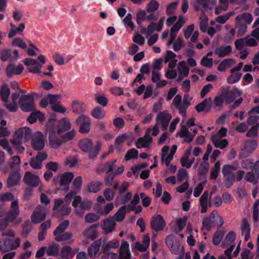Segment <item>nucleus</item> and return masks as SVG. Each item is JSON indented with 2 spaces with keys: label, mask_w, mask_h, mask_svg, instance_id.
<instances>
[{
  "label": "nucleus",
  "mask_w": 259,
  "mask_h": 259,
  "mask_svg": "<svg viewBox=\"0 0 259 259\" xmlns=\"http://www.w3.org/2000/svg\"><path fill=\"white\" fill-rule=\"evenodd\" d=\"M18 103L21 109L25 112L32 111L35 110L34 94H28L21 96Z\"/></svg>",
  "instance_id": "20e7f679"
},
{
  "label": "nucleus",
  "mask_w": 259,
  "mask_h": 259,
  "mask_svg": "<svg viewBox=\"0 0 259 259\" xmlns=\"http://www.w3.org/2000/svg\"><path fill=\"white\" fill-rule=\"evenodd\" d=\"M21 160L19 156H15L11 157L8 161V165L12 170H15L16 168H19Z\"/></svg>",
  "instance_id": "f704fd0d"
},
{
  "label": "nucleus",
  "mask_w": 259,
  "mask_h": 259,
  "mask_svg": "<svg viewBox=\"0 0 259 259\" xmlns=\"http://www.w3.org/2000/svg\"><path fill=\"white\" fill-rule=\"evenodd\" d=\"M206 183V180H205L199 183L194 190L193 195L195 197H199L202 193L203 187Z\"/></svg>",
  "instance_id": "4d7b16f0"
},
{
  "label": "nucleus",
  "mask_w": 259,
  "mask_h": 259,
  "mask_svg": "<svg viewBox=\"0 0 259 259\" xmlns=\"http://www.w3.org/2000/svg\"><path fill=\"white\" fill-rule=\"evenodd\" d=\"M213 64V59L208 58L207 56L203 57L201 61V65L205 67L210 68Z\"/></svg>",
  "instance_id": "774afa93"
},
{
  "label": "nucleus",
  "mask_w": 259,
  "mask_h": 259,
  "mask_svg": "<svg viewBox=\"0 0 259 259\" xmlns=\"http://www.w3.org/2000/svg\"><path fill=\"white\" fill-rule=\"evenodd\" d=\"M256 40L253 38H249V36L237 39L235 41V46L237 50H241L245 46L254 47L257 46Z\"/></svg>",
  "instance_id": "6e6552de"
},
{
  "label": "nucleus",
  "mask_w": 259,
  "mask_h": 259,
  "mask_svg": "<svg viewBox=\"0 0 259 259\" xmlns=\"http://www.w3.org/2000/svg\"><path fill=\"white\" fill-rule=\"evenodd\" d=\"M241 232L242 235L246 233H250V225L247 220L245 218H244L242 220V224L241 225Z\"/></svg>",
  "instance_id": "69168bd1"
},
{
  "label": "nucleus",
  "mask_w": 259,
  "mask_h": 259,
  "mask_svg": "<svg viewBox=\"0 0 259 259\" xmlns=\"http://www.w3.org/2000/svg\"><path fill=\"white\" fill-rule=\"evenodd\" d=\"M57 126H58V134H60L71 129L70 122L69 119L66 118H64L59 120Z\"/></svg>",
  "instance_id": "6ab92c4d"
},
{
  "label": "nucleus",
  "mask_w": 259,
  "mask_h": 259,
  "mask_svg": "<svg viewBox=\"0 0 259 259\" xmlns=\"http://www.w3.org/2000/svg\"><path fill=\"white\" fill-rule=\"evenodd\" d=\"M23 181L27 185L35 187L38 185L40 179L38 176L33 175L30 171H26L24 174Z\"/></svg>",
  "instance_id": "4468645a"
},
{
  "label": "nucleus",
  "mask_w": 259,
  "mask_h": 259,
  "mask_svg": "<svg viewBox=\"0 0 259 259\" xmlns=\"http://www.w3.org/2000/svg\"><path fill=\"white\" fill-rule=\"evenodd\" d=\"M212 106V100L211 98L205 99L201 103L195 106V109L198 113L203 111L207 113L210 111Z\"/></svg>",
  "instance_id": "dca6fc26"
},
{
  "label": "nucleus",
  "mask_w": 259,
  "mask_h": 259,
  "mask_svg": "<svg viewBox=\"0 0 259 259\" xmlns=\"http://www.w3.org/2000/svg\"><path fill=\"white\" fill-rule=\"evenodd\" d=\"M47 212L45 207L38 205L35 210L32 213L31 216V221L34 224H38L45 220Z\"/></svg>",
  "instance_id": "1a4fd4ad"
},
{
  "label": "nucleus",
  "mask_w": 259,
  "mask_h": 259,
  "mask_svg": "<svg viewBox=\"0 0 259 259\" xmlns=\"http://www.w3.org/2000/svg\"><path fill=\"white\" fill-rule=\"evenodd\" d=\"M69 225L68 220H65L61 222L53 232V235L57 237L63 233L68 228Z\"/></svg>",
  "instance_id": "c756f323"
},
{
  "label": "nucleus",
  "mask_w": 259,
  "mask_h": 259,
  "mask_svg": "<svg viewBox=\"0 0 259 259\" xmlns=\"http://www.w3.org/2000/svg\"><path fill=\"white\" fill-rule=\"evenodd\" d=\"M56 115L55 114H52L47 123V128L50 132L49 134H52L53 136H55L58 130L57 125L58 121L56 119Z\"/></svg>",
  "instance_id": "f3484780"
},
{
  "label": "nucleus",
  "mask_w": 259,
  "mask_h": 259,
  "mask_svg": "<svg viewBox=\"0 0 259 259\" xmlns=\"http://www.w3.org/2000/svg\"><path fill=\"white\" fill-rule=\"evenodd\" d=\"M60 246L56 243H53L47 248V252L48 255L57 256L59 254Z\"/></svg>",
  "instance_id": "c9c22d12"
},
{
  "label": "nucleus",
  "mask_w": 259,
  "mask_h": 259,
  "mask_svg": "<svg viewBox=\"0 0 259 259\" xmlns=\"http://www.w3.org/2000/svg\"><path fill=\"white\" fill-rule=\"evenodd\" d=\"M31 145L32 148L38 152L44 149L45 143L41 132H37L34 134L32 137Z\"/></svg>",
  "instance_id": "39448f33"
},
{
  "label": "nucleus",
  "mask_w": 259,
  "mask_h": 259,
  "mask_svg": "<svg viewBox=\"0 0 259 259\" xmlns=\"http://www.w3.org/2000/svg\"><path fill=\"white\" fill-rule=\"evenodd\" d=\"M138 153V151L137 149L135 148L131 149L125 154L124 159L125 160L135 159L137 157Z\"/></svg>",
  "instance_id": "603ef678"
},
{
  "label": "nucleus",
  "mask_w": 259,
  "mask_h": 259,
  "mask_svg": "<svg viewBox=\"0 0 259 259\" xmlns=\"http://www.w3.org/2000/svg\"><path fill=\"white\" fill-rule=\"evenodd\" d=\"M78 146L81 151L88 153L90 159L94 160L99 153L102 144L98 142L94 147L93 141L90 139L85 138L78 142Z\"/></svg>",
  "instance_id": "f257e3e1"
},
{
  "label": "nucleus",
  "mask_w": 259,
  "mask_h": 259,
  "mask_svg": "<svg viewBox=\"0 0 259 259\" xmlns=\"http://www.w3.org/2000/svg\"><path fill=\"white\" fill-rule=\"evenodd\" d=\"M19 210H10L7 216V220L10 222H13L19 215Z\"/></svg>",
  "instance_id": "338daca9"
},
{
  "label": "nucleus",
  "mask_w": 259,
  "mask_h": 259,
  "mask_svg": "<svg viewBox=\"0 0 259 259\" xmlns=\"http://www.w3.org/2000/svg\"><path fill=\"white\" fill-rule=\"evenodd\" d=\"M252 21L251 14L247 12L240 14L236 17L235 27L237 29V36H241L245 34L247 25L250 24Z\"/></svg>",
  "instance_id": "f03ea898"
},
{
  "label": "nucleus",
  "mask_w": 259,
  "mask_h": 259,
  "mask_svg": "<svg viewBox=\"0 0 259 259\" xmlns=\"http://www.w3.org/2000/svg\"><path fill=\"white\" fill-rule=\"evenodd\" d=\"M200 22L199 24L200 30L202 32H205L208 27V18L204 16L200 18Z\"/></svg>",
  "instance_id": "8fccbe9b"
},
{
  "label": "nucleus",
  "mask_w": 259,
  "mask_h": 259,
  "mask_svg": "<svg viewBox=\"0 0 259 259\" xmlns=\"http://www.w3.org/2000/svg\"><path fill=\"white\" fill-rule=\"evenodd\" d=\"M225 232L223 230L217 231L213 236L212 243L215 245H218L221 242L224 236L225 235Z\"/></svg>",
  "instance_id": "58836bf2"
},
{
  "label": "nucleus",
  "mask_w": 259,
  "mask_h": 259,
  "mask_svg": "<svg viewBox=\"0 0 259 259\" xmlns=\"http://www.w3.org/2000/svg\"><path fill=\"white\" fill-rule=\"evenodd\" d=\"M107 242L106 238L105 240L102 242L101 250L102 252L110 251L111 248H117L119 247V243L118 240H113Z\"/></svg>",
  "instance_id": "412c9836"
},
{
  "label": "nucleus",
  "mask_w": 259,
  "mask_h": 259,
  "mask_svg": "<svg viewBox=\"0 0 259 259\" xmlns=\"http://www.w3.org/2000/svg\"><path fill=\"white\" fill-rule=\"evenodd\" d=\"M106 226H109L108 227L106 226L104 228L105 232L107 233H110L112 232L115 228V223L111 219H108L106 220L105 223Z\"/></svg>",
  "instance_id": "bf43d9fd"
},
{
  "label": "nucleus",
  "mask_w": 259,
  "mask_h": 259,
  "mask_svg": "<svg viewBox=\"0 0 259 259\" xmlns=\"http://www.w3.org/2000/svg\"><path fill=\"white\" fill-rule=\"evenodd\" d=\"M48 157L46 152L37 153V154L31 158L29 164L34 169H39L42 167V162Z\"/></svg>",
  "instance_id": "9d476101"
},
{
  "label": "nucleus",
  "mask_w": 259,
  "mask_h": 259,
  "mask_svg": "<svg viewBox=\"0 0 259 259\" xmlns=\"http://www.w3.org/2000/svg\"><path fill=\"white\" fill-rule=\"evenodd\" d=\"M233 60L232 59H226L224 60L218 66L217 69L219 71H224L232 65Z\"/></svg>",
  "instance_id": "ea45409f"
},
{
  "label": "nucleus",
  "mask_w": 259,
  "mask_h": 259,
  "mask_svg": "<svg viewBox=\"0 0 259 259\" xmlns=\"http://www.w3.org/2000/svg\"><path fill=\"white\" fill-rule=\"evenodd\" d=\"M22 233L24 237H26L31 231V226L29 221H25L22 225Z\"/></svg>",
  "instance_id": "052dcab7"
},
{
  "label": "nucleus",
  "mask_w": 259,
  "mask_h": 259,
  "mask_svg": "<svg viewBox=\"0 0 259 259\" xmlns=\"http://www.w3.org/2000/svg\"><path fill=\"white\" fill-rule=\"evenodd\" d=\"M236 234L233 232H229L225 238L224 241L221 244L222 248H227L229 245L234 244L233 243L236 239Z\"/></svg>",
  "instance_id": "cd10ccee"
},
{
  "label": "nucleus",
  "mask_w": 259,
  "mask_h": 259,
  "mask_svg": "<svg viewBox=\"0 0 259 259\" xmlns=\"http://www.w3.org/2000/svg\"><path fill=\"white\" fill-rule=\"evenodd\" d=\"M116 161V159H113L111 162H107L103 163L101 167L97 168V172H106L107 174L113 172V166Z\"/></svg>",
  "instance_id": "a878e982"
},
{
  "label": "nucleus",
  "mask_w": 259,
  "mask_h": 259,
  "mask_svg": "<svg viewBox=\"0 0 259 259\" xmlns=\"http://www.w3.org/2000/svg\"><path fill=\"white\" fill-rule=\"evenodd\" d=\"M20 97V93L15 92L13 93L11 95L12 103H4V106L11 112H16L18 109L17 101Z\"/></svg>",
  "instance_id": "2eb2a0df"
},
{
  "label": "nucleus",
  "mask_w": 259,
  "mask_h": 259,
  "mask_svg": "<svg viewBox=\"0 0 259 259\" xmlns=\"http://www.w3.org/2000/svg\"><path fill=\"white\" fill-rule=\"evenodd\" d=\"M75 122L79 125L78 131L80 133L87 134L90 132L91 122L88 116L81 115L76 119Z\"/></svg>",
  "instance_id": "423d86ee"
},
{
  "label": "nucleus",
  "mask_w": 259,
  "mask_h": 259,
  "mask_svg": "<svg viewBox=\"0 0 259 259\" xmlns=\"http://www.w3.org/2000/svg\"><path fill=\"white\" fill-rule=\"evenodd\" d=\"M257 147V143L255 141L252 140L247 142L244 147V152L240 156L246 157L252 153Z\"/></svg>",
  "instance_id": "aec40b11"
},
{
  "label": "nucleus",
  "mask_w": 259,
  "mask_h": 259,
  "mask_svg": "<svg viewBox=\"0 0 259 259\" xmlns=\"http://www.w3.org/2000/svg\"><path fill=\"white\" fill-rule=\"evenodd\" d=\"M208 193L205 191L200 198V204L201 207V212L205 213L207 210V199Z\"/></svg>",
  "instance_id": "72a5a7b5"
},
{
  "label": "nucleus",
  "mask_w": 259,
  "mask_h": 259,
  "mask_svg": "<svg viewBox=\"0 0 259 259\" xmlns=\"http://www.w3.org/2000/svg\"><path fill=\"white\" fill-rule=\"evenodd\" d=\"M95 101L98 104L101 105L103 107L107 106L108 100L104 95H96Z\"/></svg>",
  "instance_id": "5fc2aeb1"
},
{
  "label": "nucleus",
  "mask_w": 259,
  "mask_h": 259,
  "mask_svg": "<svg viewBox=\"0 0 259 259\" xmlns=\"http://www.w3.org/2000/svg\"><path fill=\"white\" fill-rule=\"evenodd\" d=\"M152 138L150 136L148 131H146L145 135L144 137L139 138L136 143V146L138 148H140L139 144L141 143L143 147L146 148L148 147L152 142Z\"/></svg>",
  "instance_id": "b1692460"
},
{
  "label": "nucleus",
  "mask_w": 259,
  "mask_h": 259,
  "mask_svg": "<svg viewBox=\"0 0 259 259\" xmlns=\"http://www.w3.org/2000/svg\"><path fill=\"white\" fill-rule=\"evenodd\" d=\"M72 237V234L69 232H65L55 237V240L57 242H61L66 241L70 239Z\"/></svg>",
  "instance_id": "0e129e2a"
},
{
  "label": "nucleus",
  "mask_w": 259,
  "mask_h": 259,
  "mask_svg": "<svg viewBox=\"0 0 259 259\" xmlns=\"http://www.w3.org/2000/svg\"><path fill=\"white\" fill-rule=\"evenodd\" d=\"M104 196L107 201H110L114 198L115 192L114 190L110 188H107L104 191Z\"/></svg>",
  "instance_id": "e2e57ef3"
},
{
  "label": "nucleus",
  "mask_w": 259,
  "mask_h": 259,
  "mask_svg": "<svg viewBox=\"0 0 259 259\" xmlns=\"http://www.w3.org/2000/svg\"><path fill=\"white\" fill-rule=\"evenodd\" d=\"M146 19V12L140 10L137 14L136 21L139 25H141L143 21Z\"/></svg>",
  "instance_id": "6e6d98bb"
},
{
  "label": "nucleus",
  "mask_w": 259,
  "mask_h": 259,
  "mask_svg": "<svg viewBox=\"0 0 259 259\" xmlns=\"http://www.w3.org/2000/svg\"><path fill=\"white\" fill-rule=\"evenodd\" d=\"M179 71L180 74H183L184 76L187 77L189 73V68L187 66L185 61H182L179 63Z\"/></svg>",
  "instance_id": "c03bdc74"
},
{
  "label": "nucleus",
  "mask_w": 259,
  "mask_h": 259,
  "mask_svg": "<svg viewBox=\"0 0 259 259\" xmlns=\"http://www.w3.org/2000/svg\"><path fill=\"white\" fill-rule=\"evenodd\" d=\"M12 242V239L10 238H6L4 240L3 245L0 247V249L2 252H5L11 250L9 248L11 247V245Z\"/></svg>",
  "instance_id": "13d9d810"
},
{
  "label": "nucleus",
  "mask_w": 259,
  "mask_h": 259,
  "mask_svg": "<svg viewBox=\"0 0 259 259\" xmlns=\"http://www.w3.org/2000/svg\"><path fill=\"white\" fill-rule=\"evenodd\" d=\"M232 52V47L231 46H221L217 48L214 50V53L218 55L220 58L224 57L228 55Z\"/></svg>",
  "instance_id": "5701e85b"
},
{
  "label": "nucleus",
  "mask_w": 259,
  "mask_h": 259,
  "mask_svg": "<svg viewBox=\"0 0 259 259\" xmlns=\"http://www.w3.org/2000/svg\"><path fill=\"white\" fill-rule=\"evenodd\" d=\"M259 177V160L254 164L251 171L247 172L245 176V180L248 182L254 184H256Z\"/></svg>",
  "instance_id": "9b49d317"
},
{
  "label": "nucleus",
  "mask_w": 259,
  "mask_h": 259,
  "mask_svg": "<svg viewBox=\"0 0 259 259\" xmlns=\"http://www.w3.org/2000/svg\"><path fill=\"white\" fill-rule=\"evenodd\" d=\"M103 185V182L101 181H93L87 187L88 192L90 193H97L101 189V187Z\"/></svg>",
  "instance_id": "2f4dec72"
},
{
  "label": "nucleus",
  "mask_w": 259,
  "mask_h": 259,
  "mask_svg": "<svg viewBox=\"0 0 259 259\" xmlns=\"http://www.w3.org/2000/svg\"><path fill=\"white\" fill-rule=\"evenodd\" d=\"M10 94V90L8 85L6 84L2 85L0 89V96L1 99L4 103L9 102V98Z\"/></svg>",
  "instance_id": "c85d7f7f"
},
{
  "label": "nucleus",
  "mask_w": 259,
  "mask_h": 259,
  "mask_svg": "<svg viewBox=\"0 0 259 259\" xmlns=\"http://www.w3.org/2000/svg\"><path fill=\"white\" fill-rule=\"evenodd\" d=\"M227 78V82L230 84H234L239 81L242 76V74L240 72L231 73Z\"/></svg>",
  "instance_id": "a18cd8bd"
},
{
  "label": "nucleus",
  "mask_w": 259,
  "mask_h": 259,
  "mask_svg": "<svg viewBox=\"0 0 259 259\" xmlns=\"http://www.w3.org/2000/svg\"><path fill=\"white\" fill-rule=\"evenodd\" d=\"M21 175L20 168H16L11 171L7 179V187L11 188L17 185L20 180Z\"/></svg>",
  "instance_id": "f8f14e48"
},
{
  "label": "nucleus",
  "mask_w": 259,
  "mask_h": 259,
  "mask_svg": "<svg viewBox=\"0 0 259 259\" xmlns=\"http://www.w3.org/2000/svg\"><path fill=\"white\" fill-rule=\"evenodd\" d=\"M91 115L96 119H101L105 116V113L100 107H97L92 111Z\"/></svg>",
  "instance_id": "49530a36"
},
{
  "label": "nucleus",
  "mask_w": 259,
  "mask_h": 259,
  "mask_svg": "<svg viewBox=\"0 0 259 259\" xmlns=\"http://www.w3.org/2000/svg\"><path fill=\"white\" fill-rule=\"evenodd\" d=\"M166 225L163 217L161 214H157L152 217L151 220V228L156 232L162 231Z\"/></svg>",
  "instance_id": "0eeeda50"
},
{
  "label": "nucleus",
  "mask_w": 259,
  "mask_h": 259,
  "mask_svg": "<svg viewBox=\"0 0 259 259\" xmlns=\"http://www.w3.org/2000/svg\"><path fill=\"white\" fill-rule=\"evenodd\" d=\"M236 169V167L234 165L225 164L223 166L222 172L224 176L233 175L234 174L232 171V170H235Z\"/></svg>",
  "instance_id": "de8ad7c7"
},
{
  "label": "nucleus",
  "mask_w": 259,
  "mask_h": 259,
  "mask_svg": "<svg viewBox=\"0 0 259 259\" xmlns=\"http://www.w3.org/2000/svg\"><path fill=\"white\" fill-rule=\"evenodd\" d=\"M71 109L73 112L78 114L83 115V113L85 111V108L83 104L77 101H73Z\"/></svg>",
  "instance_id": "7c9ffc66"
},
{
  "label": "nucleus",
  "mask_w": 259,
  "mask_h": 259,
  "mask_svg": "<svg viewBox=\"0 0 259 259\" xmlns=\"http://www.w3.org/2000/svg\"><path fill=\"white\" fill-rule=\"evenodd\" d=\"M211 140L215 147L222 149L226 148L228 145L227 139L221 140L220 138H218V136L217 135H212Z\"/></svg>",
  "instance_id": "bb28decb"
},
{
  "label": "nucleus",
  "mask_w": 259,
  "mask_h": 259,
  "mask_svg": "<svg viewBox=\"0 0 259 259\" xmlns=\"http://www.w3.org/2000/svg\"><path fill=\"white\" fill-rule=\"evenodd\" d=\"M213 223V222L210 218L206 217L202 221V227L208 231H210L212 228Z\"/></svg>",
  "instance_id": "680f3d73"
},
{
  "label": "nucleus",
  "mask_w": 259,
  "mask_h": 259,
  "mask_svg": "<svg viewBox=\"0 0 259 259\" xmlns=\"http://www.w3.org/2000/svg\"><path fill=\"white\" fill-rule=\"evenodd\" d=\"M74 177V175L71 172H66L60 177V185L64 186L68 189V186L72 181Z\"/></svg>",
  "instance_id": "4be33fe9"
},
{
  "label": "nucleus",
  "mask_w": 259,
  "mask_h": 259,
  "mask_svg": "<svg viewBox=\"0 0 259 259\" xmlns=\"http://www.w3.org/2000/svg\"><path fill=\"white\" fill-rule=\"evenodd\" d=\"M171 119V116L167 112L163 111L160 112L156 117V124L169 122Z\"/></svg>",
  "instance_id": "473e14b6"
},
{
  "label": "nucleus",
  "mask_w": 259,
  "mask_h": 259,
  "mask_svg": "<svg viewBox=\"0 0 259 259\" xmlns=\"http://www.w3.org/2000/svg\"><path fill=\"white\" fill-rule=\"evenodd\" d=\"M55 136H53L52 134H49V143L53 148L59 147L63 141V139L56 138Z\"/></svg>",
  "instance_id": "a19ab883"
},
{
  "label": "nucleus",
  "mask_w": 259,
  "mask_h": 259,
  "mask_svg": "<svg viewBox=\"0 0 259 259\" xmlns=\"http://www.w3.org/2000/svg\"><path fill=\"white\" fill-rule=\"evenodd\" d=\"M127 135L126 134H122L118 136L115 139V148L118 151H120L121 150V146L123 143L126 140Z\"/></svg>",
  "instance_id": "e433bc0d"
},
{
  "label": "nucleus",
  "mask_w": 259,
  "mask_h": 259,
  "mask_svg": "<svg viewBox=\"0 0 259 259\" xmlns=\"http://www.w3.org/2000/svg\"><path fill=\"white\" fill-rule=\"evenodd\" d=\"M159 4L156 0H151L147 5L146 12L149 13H154L159 8Z\"/></svg>",
  "instance_id": "37998d69"
},
{
  "label": "nucleus",
  "mask_w": 259,
  "mask_h": 259,
  "mask_svg": "<svg viewBox=\"0 0 259 259\" xmlns=\"http://www.w3.org/2000/svg\"><path fill=\"white\" fill-rule=\"evenodd\" d=\"M99 227L98 224L92 225L84 232V236L89 239L94 240L97 236L98 233L96 229Z\"/></svg>",
  "instance_id": "393cba45"
},
{
  "label": "nucleus",
  "mask_w": 259,
  "mask_h": 259,
  "mask_svg": "<svg viewBox=\"0 0 259 259\" xmlns=\"http://www.w3.org/2000/svg\"><path fill=\"white\" fill-rule=\"evenodd\" d=\"M100 215L92 212L87 213L85 216V221L88 223H92L98 221Z\"/></svg>",
  "instance_id": "09e8293b"
},
{
  "label": "nucleus",
  "mask_w": 259,
  "mask_h": 259,
  "mask_svg": "<svg viewBox=\"0 0 259 259\" xmlns=\"http://www.w3.org/2000/svg\"><path fill=\"white\" fill-rule=\"evenodd\" d=\"M59 254L62 258H68L69 256H73L74 255L72 248L69 246H63Z\"/></svg>",
  "instance_id": "79ce46f5"
},
{
  "label": "nucleus",
  "mask_w": 259,
  "mask_h": 259,
  "mask_svg": "<svg viewBox=\"0 0 259 259\" xmlns=\"http://www.w3.org/2000/svg\"><path fill=\"white\" fill-rule=\"evenodd\" d=\"M126 205L121 207L114 214V219L117 222H121L124 219L126 213Z\"/></svg>",
  "instance_id": "4c0bfd02"
},
{
  "label": "nucleus",
  "mask_w": 259,
  "mask_h": 259,
  "mask_svg": "<svg viewBox=\"0 0 259 259\" xmlns=\"http://www.w3.org/2000/svg\"><path fill=\"white\" fill-rule=\"evenodd\" d=\"M12 56V51L10 49H5L1 52L0 57L1 60L3 62L7 61L8 59L10 60Z\"/></svg>",
  "instance_id": "3c124183"
},
{
  "label": "nucleus",
  "mask_w": 259,
  "mask_h": 259,
  "mask_svg": "<svg viewBox=\"0 0 259 259\" xmlns=\"http://www.w3.org/2000/svg\"><path fill=\"white\" fill-rule=\"evenodd\" d=\"M223 96L224 97V99L227 103L229 104L234 101L235 99L236 96L235 94L229 91H227L225 93L223 92Z\"/></svg>",
  "instance_id": "864d4df0"
},
{
  "label": "nucleus",
  "mask_w": 259,
  "mask_h": 259,
  "mask_svg": "<svg viewBox=\"0 0 259 259\" xmlns=\"http://www.w3.org/2000/svg\"><path fill=\"white\" fill-rule=\"evenodd\" d=\"M105 240V237H102L95 241L89 248V255L92 257L98 254L100 247H102V242Z\"/></svg>",
  "instance_id": "a211bd4d"
},
{
  "label": "nucleus",
  "mask_w": 259,
  "mask_h": 259,
  "mask_svg": "<svg viewBox=\"0 0 259 259\" xmlns=\"http://www.w3.org/2000/svg\"><path fill=\"white\" fill-rule=\"evenodd\" d=\"M165 242L169 247L172 253L178 254L180 252V243L177 239H175L170 236H167L165 238Z\"/></svg>",
  "instance_id": "ddd939ff"
},
{
  "label": "nucleus",
  "mask_w": 259,
  "mask_h": 259,
  "mask_svg": "<svg viewBox=\"0 0 259 259\" xmlns=\"http://www.w3.org/2000/svg\"><path fill=\"white\" fill-rule=\"evenodd\" d=\"M32 137L31 130L27 127H24L15 132L12 143L13 145H19L32 139Z\"/></svg>",
  "instance_id": "7ed1b4c3"
}]
</instances>
